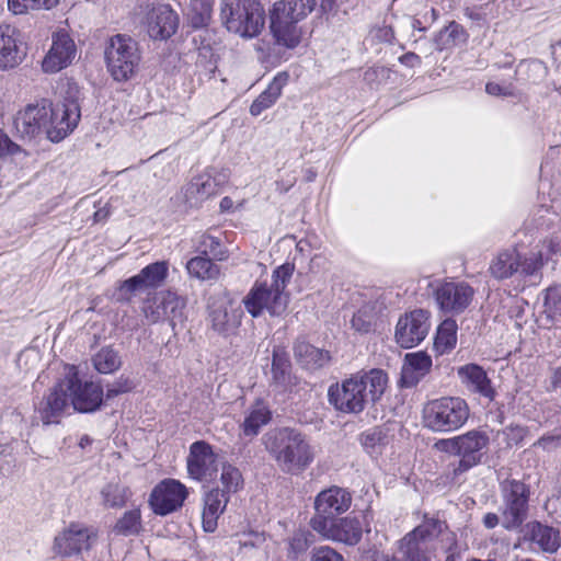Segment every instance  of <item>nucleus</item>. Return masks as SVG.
<instances>
[{
	"label": "nucleus",
	"mask_w": 561,
	"mask_h": 561,
	"mask_svg": "<svg viewBox=\"0 0 561 561\" xmlns=\"http://www.w3.org/2000/svg\"><path fill=\"white\" fill-rule=\"evenodd\" d=\"M187 488L178 480L165 479L150 494V505L158 515H168L182 507L187 497Z\"/></svg>",
	"instance_id": "17"
},
{
	"label": "nucleus",
	"mask_w": 561,
	"mask_h": 561,
	"mask_svg": "<svg viewBox=\"0 0 561 561\" xmlns=\"http://www.w3.org/2000/svg\"><path fill=\"white\" fill-rule=\"evenodd\" d=\"M293 273L294 265L286 263L274 270L271 284L256 280L242 299L245 310L253 318L261 317L265 311L272 317L283 314L288 306L285 289Z\"/></svg>",
	"instance_id": "5"
},
{
	"label": "nucleus",
	"mask_w": 561,
	"mask_h": 561,
	"mask_svg": "<svg viewBox=\"0 0 561 561\" xmlns=\"http://www.w3.org/2000/svg\"><path fill=\"white\" fill-rule=\"evenodd\" d=\"M310 537L311 535L307 531H295L288 541L289 554L293 558H298L299 556L305 553L311 543Z\"/></svg>",
	"instance_id": "48"
},
{
	"label": "nucleus",
	"mask_w": 561,
	"mask_h": 561,
	"mask_svg": "<svg viewBox=\"0 0 561 561\" xmlns=\"http://www.w3.org/2000/svg\"><path fill=\"white\" fill-rule=\"evenodd\" d=\"M317 5V0H280L274 3L273 11L294 22L306 19Z\"/></svg>",
	"instance_id": "34"
},
{
	"label": "nucleus",
	"mask_w": 561,
	"mask_h": 561,
	"mask_svg": "<svg viewBox=\"0 0 561 561\" xmlns=\"http://www.w3.org/2000/svg\"><path fill=\"white\" fill-rule=\"evenodd\" d=\"M466 41L467 33L465 28L460 24L451 22L436 35L435 45L437 49L443 50L463 44Z\"/></svg>",
	"instance_id": "37"
},
{
	"label": "nucleus",
	"mask_w": 561,
	"mask_h": 561,
	"mask_svg": "<svg viewBox=\"0 0 561 561\" xmlns=\"http://www.w3.org/2000/svg\"><path fill=\"white\" fill-rule=\"evenodd\" d=\"M294 354L296 359L308 369L321 368L330 362L328 351L320 350L305 341L296 342Z\"/></svg>",
	"instance_id": "32"
},
{
	"label": "nucleus",
	"mask_w": 561,
	"mask_h": 561,
	"mask_svg": "<svg viewBox=\"0 0 561 561\" xmlns=\"http://www.w3.org/2000/svg\"><path fill=\"white\" fill-rule=\"evenodd\" d=\"M103 401V389L92 381L82 382L75 366L66 369L65 377L45 396L36 408L39 420L49 425L58 423L64 412L72 405L79 412H93Z\"/></svg>",
	"instance_id": "2"
},
{
	"label": "nucleus",
	"mask_w": 561,
	"mask_h": 561,
	"mask_svg": "<svg viewBox=\"0 0 561 561\" xmlns=\"http://www.w3.org/2000/svg\"><path fill=\"white\" fill-rule=\"evenodd\" d=\"M520 254L516 249L505 250L492 261L490 273L497 279H505L519 271Z\"/></svg>",
	"instance_id": "35"
},
{
	"label": "nucleus",
	"mask_w": 561,
	"mask_h": 561,
	"mask_svg": "<svg viewBox=\"0 0 561 561\" xmlns=\"http://www.w3.org/2000/svg\"><path fill=\"white\" fill-rule=\"evenodd\" d=\"M242 316L241 307L231 299L214 304L209 311L211 328L220 334L233 332L240 325Z\"/></svg>",
	"instance_id": "23"
},
{
	"label": "nucleus",
	"mask_w": 561,
	"mask_h": 561,
	"mask_svg": "<svg viewBox=\"0 0 561 561\" xmlns=\"http://www.w3.org/2000/svg\"><path fill=\"white\" fill-rule=\"evenodd\" d=\"M352 503V495L346 490L332 486L320 492L314 501L316 516L331 520L334 516L346 512Z\"/></svg>",
	"instance_id": "21"
},
{
	"label": "nucleus",
	"mask_w": 561,
	"mask_h": 561,
	"mask_svg": "<svg viewBox=\"0 0 561 561\" xmlns=\"http://www.w3.org/2000/svg\"><path fill=\"white\" fill-rule=\"evenodd\" d=\"M271 416L267 405L262 401H256L245 414L241 425L242 434L247 437L256 436L262 426L271 421Z\"/></svg>",
	"instance_id": "33"
},
{
	"label": "nucleus",
	"mask_w": 561,
	"mask_h": 561,
	"mask_svg": "<svg viewBox=\"0 0 561 561\" xmlns=\"http://www.w3.org/2000/svg\"><path fill=\"white\" fill-rule=\"evenodd\" d=\"M474 289L465 282H445L435 290V300L445 313L459 314L471 304Z\"/></svg>",
	"instance_id": "16"
},
{
	"label": "nucleus",
	"mask_w": 561,
	"mask_h": 561,
	"mask_svg": "<svg viewBox=\"0 0 561 561\" xmlns=\"http://www.w3.org/2000/svg\"><path fill=\"white\" fill-rule=\"evenodd\" d=\"M457 374L468 391L477 393L488 401H493L496 390L486 371L477 364H467L457 369Z\"/></svg>",
	"instance_id": "24"
},
{
	"label": "nucleus",
	"mask_w": 561,
	"mask_h": 561,
	"mask_svg": "<svg viewBox=\"0 0 561 561\" xmlns=\"http://www.w3.org/2000/svg\"><path fill=\"white\" fill-rule=\"evenodd\" d=\"M94 540L95 533L91 528L72 523L55 538L54 551L61 557H70L90 549Z\"/></svg>",
	"instance_id": "20"
},
{
	"label": "nucleus",
	"mask_w": 561,
	"mask_h": 561,
	"mask_svg": "<svg viewBox=\"0 0 561 561\" xmlns=\"http://www.w3.org/2000/svg\"><path fill=\"white\" fill-rule=\"evenodd\" d=\"M551 386L553 389L561 388V368H557L553 370L551 377Z\"/></svg>",
	"instance_id": "63"
},
{
	"label": "nucleus",
	"mask_w": 561,
	"mask_h": 561,
	"mask_svg": "<svg viewBox=\"0 0 561 561\" xmlns=\"http://www.w3.org/2000/svg\"><path fill=\"white\" fill-rule=\"evenodd\" d=\"M220 11L227 30L241 37H255L265 23L264 10L255 0H222Z\"/></svg>",
	"instance_id": "6"
},
{
	"label": "nucleus",
	"mask_w": 561,
	"mask_h": 561,
	"mask_svg": "<svg viewBox=\"0 0 561 561\" xmlns=\"http://www.w3.org/2000/svg\"><path fill=\"white\" fill-rule=\"evenodd\" d=\"M385 72V68L382 67H374V68H370L368 69L366 72H365V80H373L375 77H377L379 73H383Z\"/></svg>",
	"instance_id": "62"
},
{
	"label": "nucleus",
	"mask_w": 561,
	"mask_h": 561,
	"mask_svg": "<svg viewBox=\"0 0 561 561\" xmlns=\"http://www.w3.org/2000/svg\"><path fill=\"white\" fill-rule=\"evenodd\" d=\"M545 307L546 310L553 316H561V285L547 289Z\"/></svg>",
	"instance_id": "50"
},
{
	"label": "nucleus",
	"mask_w": 561,
	"mask_h": 561,
	"mask_svg": "<svg viewBox=\"0 0 561 561\" xmlns=\"http://www.w3.org/2000/svg\"><path fill=\"white\" fill-rule=\"evenodd\" d=\"M186 301L171 290H161L147 298L142 305V313L146 320L153 324L168 321L172 329L184 321Z\"/></svg>",
	"instance_id": "12"
},
{
	"label": "nucleus",
	"mask_w": 561,
	"mask_h": 561,
	"mask_svg": "<svg viewBox=\"0 0 561 561\" xmlns=\"http://www.w3.org/2000/svg\"><path fill=\"white\" fill-rule=\"evenodd\" d=\"M141 529V514L138 508L126 512L115 524L114 530L123 536L137 535Z\"/></svg>",
	"instance_id": "42"
},
{
	"label": "nucleus",
	"mask_w": 561,
	"mask_h": 561,
	"mask_svg": "<svg viewBox=\"0 0 561 561\" xmlns=\"http://www.w3.org/2000/svg\"><path fill=\"white\" fill-rule=\"evenodd\" d=\"M187 273L197 279H215L219 275V267L207 256L198 255L186 263Z\"/></svg>",
	"instance_id": "36"
},
{
	"label": "nucleus",
	"mask_w": 561,
	"mask_h": 561,
	"mask_svg": "<svg viewBox=\"0 0 561 561\" xmlns=\"http://www.w3.org/2000/svg\"><path fill=\"white\" fill-rule=\"evenodd\" d=\"M265 447L278 468L288 474L302 473L314 460V449L306 435L284 427L265 435Z\"/></svg>",
	"instance_id": "4"
},
{
	"label": "nucleus",
	"mask_w": 561,
	"mask_h": 561,
	"mask_svg": "<svg viewBox=\"0 0 561 561\" xmlns=\"http://www.w3.org/2000/svg\"><path fill=\"white\" fill-rule=\"evenodd\" d=\"M500 523V518L495 513H486L483 517V525L488 529L496 527Z\"/></svg>",
	"instance_id": "59"
},
{
	"label": "nucleus",
	"mask_w": 561,
	"mask_h": 561,
	"mask_svg": "<svg viewBox=\"0 0 561 561\" xmlns=\"http://www.w3.org/2000/svg\"><path fill=\"white\" fill-rule=\"evenodd\" d=\"M79 95V87L68 83L60 104L53 106L46 99L27 104L14 117L16 133L28 139L44 134L53 142L61 141L75 130L81 118Z\"/></svg>",
	"instance_id": "1"
},
{
	"label": "nucleus",
	"mask_w": 561,
	"mask_h": 561,
	"mask_svg": "<svg viewBox=\"0 0 561 561\" xmlns=\"http://www.w3.org/2000/svg\"><path fill=\"white\" fill-rule=\"evenodd\" d=\"M442 530L440 520H424L399 541V558L403 561H430Z\"/></svg>",
	"instance_id": "10"
},
{
	"label": "nucleus",
	"mask_w": 561,
	"mask_h": 561,
	"mask_svg": "<svg viewBox=\"0 0 561 561\" xmlns=\"http://www.w3.org/2000/svg\"><path fill=\"white\" fill-rule=\"evenodd\" d=\"M191 8L195 12L192 23L195 27L205 26L210 20L211 0H191Z\"/></svg>",
	"instance_id": "47"
},
{
	"label": "nucleus",
	"mask_w": 561,
	"mask_h": 561,
	"mask_svg": "<svg viewBox=\"0 0 561 561\" xmlns=\"http://www.w3.org/2000/svg\"><path fill=\"white\" fill-rule=\"evenodd\" d=\"M287 73H278L267 85V88L253 101L250 106V114L253 116H259L263 111L274 105L280 96L282 90L287 83Z\"/></svg>",
	"instance_id": "30"
},
{
	"label": "nucleus",
	"mask_w": 561,
	"mask_h": 561,
	"mask_svg": "<svg viewBox=\"0 0 561 561\" xmlns=\"http://www.w3.org/2000/svg\"><path fill=\"white\" fill-rule=\"evenodd\" d=\"M220 481L224 485L221 491H225L227 495L237 492L243 484L240 470L230 463H222Z\"/></svg>",
	"instance_id": "44"
},
{
	"label": "nucleus",
	"mask_w": 561,
	"mask_h": 561,
	"mask_svg": "<svg viewBox=\"0 0 561 561\" xmlns=\"http://www.w3.org/2000/svg\"><path fill=\"white\" fill-rule=\"evenodd\" d=\"M270 30L275 39V44L278 46L293 49L300 43L301 30L298 23L274 11L271 15Z\"/></svg>",
	"instance_id": "28"
},
{
	"label": "nucleus",
	"mask_w": 561,
	"mask_h": 561,
	"mask_svg": "<svg viewBox=\"0 0 561 561\" xmlns=\"http://www.w3.org/2000/svg\"><path fill=\"white\" fill-rule=\"evenodd\" d=\"M456 322L454 320H445L437 330L435 337V346L440 353L449 352L455 347L457 342Z\"/></svg>",
	"instance_id": "41"
},
{
	"label": "nucleus",
	"mask_w": 561,
	"mask_h": 561,
	"mask_svg": "<svg viewBox=\"0 0 561 561\" xmlns=\"http://www.w3.org/2000/svg\"><path fill=\"white\" fill-rule=\"evenodd\" d=\"M545 253L534 248L528 254L520 255L518 273L524 276H537L543 265Z\"/></svg>",
	"instance_id": "43"
},
{
	"label": "nucleus",
	"mask_w": 561,
	"mask_h": 561,
	"mask_svg": "<svg viewBox=\"0 0 561 561\" xmlns=\"http://www.w3.org/2000/svg\"><path fill=\"white\" fill-rule=\"evenodd\" d=\"M380 437L376 433H367L363 437V445L366 448H375L377 442H379Z\"/></svg>",
	"instance_id": "60"
},
{
	"label": "nucleus",
	"mask_w": 561,
	"mask_h": 561,
	"mask_svg": "<svg viewBox=\"0 0 561 561\" xmlns=\"http://www.w3.org/2000/svg\"><path fill=\"white\" fill-rule=\"evenodd\" d=\"M58 0H8L9 10L14 14H23L27 10L51 9Z\"/></svg>",
	"instance_id": "45"
},
{
	"label": "nucleus",
	"mask_w": 561,
	"mask_h": 561,
	"mask_svg": "<svg viewBox=\"0 0 561 561\" xmlns=\"http://www.w3.org/2000/svg\"><path fill=\"white\" fill-rule=\"evenodd\" d=\"M502 497V526L506 530L517 529L528 517L529 486L520 480L505 479L500 485Z\"/></svg>",
	"instance_id": "11"
},
{
	"label": "nucleus",
	"mask_w": 561,
	"mask_h": 561,
	"mask_svg": "<svg viewBox=\"0 0 561 561\" xmlns=\"http://www.w3.org/2000/svg\"><path fill=\"white\" fill-rule=\"evenodd\" d=\"M229 178V169L207 168L183 187L184 202L190 207H198L203 202L218 194L228 183Z\"/></svg>",
	"instance_id": "13"
},
{
	"label": "nucleus",
	"mask_w": 561,
	"mask_h": 561,
	"mask_svg": "<svg viewBox=\"0 0 561 561\" xmlns=\"http://www.w3.org/2000/svg\"><path fill=\"white\" fill-rule=\"evenodd\" d=\"M380 34V37H382L385 41H391L393 37L392 30L390 27H383L378 31Z\"/></svg>",
	"instance_id": "64"
},
{
	"label": "nucleus",
	"mask_w": 561,
	"mask_h": 561,
	"mask_svg": "<svg viewBox=\"0 0 561 561\" xmlns=\"http://www.w3.org/2000/svg\"><path fill=\"white\" fill-rule=\"evenodd\" d=\"M543 449L550 450L561 446V435L557 436H543L535 444Z\"/></svg>",
	"instance_id": "54"
},
{
	"label": "nucleus",
	"mask_w": 561,
	"mask_h": 561,
	"mask_svg": "<svg viewBox=\"0 0 561 561\" xmlns=\"http://www.w3.org/2000/svg\"><path fill=\"white\" fill-rule=\"evenodd\" d=\"M535 248H537V250H542L546 259H548L549 254L557 252V250L559 248V243L552 239H549V240L542 241L540 244H537Z\"/></svg>",
	"instance_id": "56"
},
{
	"label": "nucleus",
	"mask_w": 561,
	"mask_h": 561,
	"mask_svg": "<svg viewBox=\"0 0 561 561\" xmlns=\"http://www.w3.org/2000/svg\"><path fill=\"white\" fill-rule=\"evenodd\" d=\"M100 495L104 507H122L128 499V489L118 483H108L102 488Z\"/></svg>",
	"instance_id": "40"
},
{
	"label": "nucleus",
	"mask_w": 561,
	"mask_h": 561,
	"mask_svg": "<svg viewBox=\"0 0 561 561\" xmlns=\"http://www.w3.org/2000/svg\"><path fill=\"white\" fill-rule=\"evenodd\" d=\"M263 538L260 535H250L243 541L240 540L242 547H254L257 542L262 541Z\"/></svg>",
	"instance_id": "61"
},
{
	"label": "nucleus",
	"mask_w": 561,
	"mask_h": 561,
	"mask_svg": "<svg viewBox=\"0 0 561 561\" xmlns=\"http://www.w3.org/2000/svg\"><path fill=\"white\" fill-rule=\"evenodd\" d=\"M186 467L190 478L199 482H209L218 471V456L206 442H195L190 447Z\"/></svg>",
	"instance_id": "15"
},
{
	"label": "nucleus",
	"mask_w": 561,
	"mask_h": 561,
	"mask_svg": "<svg viewBox=\"0 0 561 561\" xmlns=\"http://www.w3.org/2000/svg\"><path fill=\"white\" fill-rule=\"evenodd\" d=\"M197 249L202 255L207 257L210 255L213 259L218 261H222L227 257L226 251L222 250L219 239L209 234L201 236Z\"/></svg>",
	"instance_id": "46"
},
{
	"label": "nucleus",
	"mask_w": 561,
	"mask_h": 561,
	"mask_svg": "<svg viewBox=\"0 0 561 561\" xmlns=\"http://www.w3.org/2000/svg\"><path fill=\"white\" fill-rule=\"evenodd\" d=\"M485 91L490 95H495V96L510 95L511 94V92H510L507 87H502V85H500L499 83H495V82H489L485 85Z\"/></svg>",
	"instance_id": "57"
},
{
	"label": "nucleus",
	"mask_w": 561,
	"mask_h": 561,
	"mask_svg": "<svg viewBox=\"0 0 561 561\" xmlns=\"http://www.w3.org/2000/svg\"><path fill=\"white\" fill-rule=\"evenodd\" d=\"M92 364L100 374H112L121 368L122 358L116 350L106 346L92 357Z\"/></svg>",
	"instance_id": "38"
},
{
	"label": "nucleus",
	"mask_w": 561,
	"mask_h": 561,
	"mask_svg": "<svg viewBox=\"0 0 561 561\" xmlns=\"http://www.w3.org/2000/svg\"><path fill=\"white\" fill-rule=\"evenodd\" d=\"M15 148L16 145H14L10 138L0 130V157L12 153Z\"/></svg>",
	"instance_id": "55"
},
{
	"label": "nucleus",
	"mask_w": 561,
	"mask_h": 561,
	"mask_svg": "<svg viewBox=\"0 0 561 561\" xmlns=\"http://www.w3.org/2000/svg\"><path fill=\"white\" fill-rule=\"evenodd\" d=\"M179 16L169 4L154 7L148 15V33L153 39L171 37L178 28Z\"/></svg>",
	"instance_id": "25"
},
{
	"label": "nucleus",
	"mask_w": 561,
	"mask_h": 561,
	"mask_svg": "<svg viewBox=\"0 0 561 561\" xmlns=\"http://www.w3.org/2000/svg\"><path fill=\"white\" fill-rule=\"evenodd\" d=\"M106 68L115 81L131 79L138 71L141 53L138 43L126 34L112 36L104 50Z\"/></svg>",
	"instance_id": "7"
},
{
	"label": "nucleus",
	"mask_w": 561,
	"mask_h": 561,
	"mask_svg": "<svg viewBox=\"0 0 561 561\" xmlns=\"http://www.w3.org/2000/svg\"><path fill=\"white\" fill-rule=\"evenodd\" d=\"M374 314L371 312V308L365 306L360 308L356 313H354L352 318V327L360 332L367 333L373 328Z\"/></svg>",
	"instance_id": "49"
},
{
	"label": "nucleus",
	"mask_w": 561,
	"mask_h": 561,
	"mask_svg": "<svg viewBox=\"0 0 561 561\" xmlns=\"http://www.w3.org/2000/svg\"><path fill=\"white\" fill-rule=\"evenodd\" d=\"M310 525L313 530L321 534L324 538L347 546L357 545L363 535L360 522L352 517H344L336 522L324 518H311Z\"/></svg>",
	"instance_id": "14"
},
{
	"label": "nucleus",
	"mask_w": 561,
	"mask_h": 561,
	"mask_svg": "<svg viewBox=\"0 0 561 561\" xmlns=\"http://www.w3.org/2000/svg\"><path fill=\"white\" fill-rule=\"evenodd\" d=\"M25 57L21 34L10 24L0 25V69L16 67Z\"/></svg>",
	"instance_id": "22"
},
{
	"label": "nucleus",
	"mask_w": 561,
	"mask_h": 561,
	"mask_svg": "<svg viewBox=\"0 0 561 561\" xmlns=\"http://www.w3.org/2000/svg\"><path fill=\"white\" fill-rule=\"evenodd\" d=\"M311 561H346L335 549L329 546L314 548L311 553Z\"/></svg>",
	"instance_id": "51"
},
{
	"label": "nucleus",
	"mask_w": 561,
	"mask_h": 561,
	"mask_svg": "<svg viewBox=\"0 0 561 561\" xmlns=\"http://www.w3.org/2000/svg\"><path fill=\"white\" fill-rule=\"evenodd\" d=\"M428 330V312L416 309L398 320L394 337L401 347L411 348L425 339Z\"/></svg>",
	"instance_id": "18"
},
{
	"label": "nucleus",
	"mask_w": 561,
	"mask_h": 561,
	"mask_svg": "<svg viewBox=\"0 0 561 561\" xmlns=\"http://www.w3.org/2000/svg\"><path fill=\"white\" fill-rule=\"evenodd\" d=\"M527 535L545 552H556L560 547L559 531L538 522L527 524Z\"/></svg>",
	"instance_id": "31"
},
{
	"label": "nucleus",
	"mask_w": 561,
	"mask_h": 561,
	"mask_svg": "<svg viewBox=\"0 0 561 561\" xmlns=\"http://www.w3.org/2000/svg\"><path fill=\"white\" fill-rule=\"evenodd\" d=\"M77 56L75 41L65 31H58L51 36V46L42 62L46 73H56L69 67Z\"/></svg>",
	"instance_id": "19"
},
{
	"label": "nucleus",
	"mask_w": 561,
	"mask_h": 561,
	"mask_svg": "<svg viewBox=\"0 0 561 561\" xmlns=\"http://www.w3.org/2000/svg\"><path fill=\"white\" fill-rule=\"evenodd\" d=\"M388 382L381 369H371L363 375H354L341 383L330 386L329 402L344 413H360L368 403L378 401Z\"/></svg>",
	"instance_id": "3"
},
{
	"label": "nucleus",
	"mask_w": 561,
	"mask_h": 561,
	"mask_svg": "<svg viewBox=\"0 0 561 561\" xmlns=\"http://www.w3.org/2000/svg\"><path fill=\"white\" fill-rule=\"evenodd\" d=\"M489 443L490 438L485 432L472 430L462 435L440 439L436 447L460 458L453 468V474L457 477L481 462Z\"/></svg>",
	"instance_id": "8"
},
{
	"label": "nucleus",
	"mask_w": 561,
	"mask_h": 561,
	"mask_svg": "<svg viewBox=\"0 0 561 561\" xmlns=\"http://www.w3.org/2000/svg\"><path fill=\"white\" fill-rule=\"evenodd\" d=\"M169 265L165 261L154 262L144 267L137 275L124 280L122 289L127 291L157 288L165 280Z\"/></svg>",
	"instance_id": "26"
},
{
	"label": "nucleus",
	"mask_w": 561,
	"mask_h": 561,
	"mask_svg": "<svg viewBox=\"0 0 561 561\" xmlns=\"http://www.w3.org/2000/svg\"><path fill=\"white\" fill-rule=\"evenodd\" d=\"M133 382L128 378H119L107 387L106 397L114 398L121 393L128 392L133 389Z\"/></svg>",
	"instance_id": "53"
},
{
	"label": "nucleus",
	"mask_w": 561,
	"mask_h": 561,
	"mask_svg": "<svg viewBox=\"0 0 561 561\" xmlns=\"http://www.w3.org/2000/svg\"><path fill=\"white\" fill-rule=\"evenodd\" d=\"M502 434L505 437L506 444L513 446L524 439L526 430L519 425H510L502 431Z\"/></svg>",
	"instance_id": "52"
},
{
	"label": "nucleus",
	"mask_w": 561,
	"mask_h": 561,
	"mask_svg": "<svg viewBox=\"0 0 561 561\" xmlns=\"http://www.w3.org/2000/svg\"><path fill=\"white\" fill-rule=\"evenodd\" d=\"M469 417V407L459 397H443L426 403L423 409L425 427L437 433L460 428Z\"/></svg>",
	"instance_id": "9"
},
{
	"label": "nucleus",
	"mask_w": 561,
	"mask_h": 561,
	"mask_svg": "<svg viewBox=\"0 0 561 561\" xmlns=\"http://www.w3.org/2000/svg\"><path fill=\"white\" fill-rule=\"evenodd\" d=\"M432 368V358L424 352L408 353L401 368L399 386L412 388L423 379Z\"/></svg>",
	"instance_id": "27"
},
{
	"label": "nucleus",
	"mask_w": 561,
	"mask_h": 561,
	"mask_svg": "<svg viewBox=\"0 0 561 561\" xmlns=\"http://www.w3.org/2000/svg\"><path fill=\"white\" fill-rule=\"evenodd\" d=\"M229 495L219 488H214L204 497V510L202 513L203 528L213 533L217 527V520L224 513Z\"/></svg>",
	"instance_id": "29"
},
{
	"label": "nucleus",
	"mask_w": 561,
	"mask_h": 561,
	"mask_svg": "<svg viewBox=\"0 0 561 561\" xmlns=\"http://www.w3.org/2000/svg\"><path fill=\"white\" fill-rule=\"evenodd\" d=\"M272 375L275 383L284 389L290 385V363L287 355L279 350L273 351Z\"/></svg>",
	"instance_id": "39"
},
{
	"label": "nucleus",
	"mask_w": 561,
	"mask_h": 561,
	"mask_svg": "<svg viewBox=\"0 0 561 561\" xmlns=\"http://www.w3.org/2000/svg\"><path fill=\"white\" fill-rule=\"evenodd\" d=\"M399 61L410 68L421 65V58L414 53H407L399 58Z\"/></svg>",
	"instance_id": "58"
}]
</instances>
